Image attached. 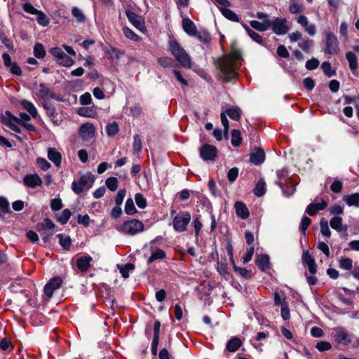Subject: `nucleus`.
<instances>
[{"label": "nucleus", "mask_w": 359, "mask_h": 359, "mask_svg": "<svg viewBox=\"0 0 359 359\" xmlns=\"http://www.w3.org/2000/svg\"><path fill=\"white\" fill-rule=\"evenodd\" d=\"M240 58V51L236 49H232L228 55L219 60V68L226 80H229L236 76V62Z\"/></svg>", "instance_id": "obj_1"}, {"label": "nucleus", "mask_w": 359, "mask_h": 359, "mask_svg": "<svg viewBox=\"0 0 359 359\" xmlns=\"http://www.w3.org/2000/svg\"><path fill=\"white\" fill-rule=\"evenodd\" d=\"M168 48V50L182 67L187 69L191 67V57L175 38L170 37Z\"/></svg>", "instance_id": "obj_2"}, {"label": "nucleus", "mask_w": 359, "mask_h": 359, "mask_svg": "<svg viewBox=\"0 0 359 359\" xmlns=\"http://www.w3.org/2000/svg\"><path fill=\"white\" fill-rule=\"evenodd\" d=\"M144 229V226L143 223L137 219L126 221L122 224V226L117 228L120 232L131 236L143 231Z\"/></svg>", "instance_id": "obj_3"}, {"label": "nucleus", "mask_w": 359, "mask_h": 359, "mask_svg": "<svg viewBox=\"0 0 359 359\" xmlns=\"http://www.w3.org/2000/svg\"><path fill=\"white\" fill-rule=\"evenodd\" d=\"M94 180L95 177L91 173H86L82 175L78 182H73L72 189L76 194H80L89 189L93 186Z\"/></svg>", "instance_id": "obj_4"}, {"label": "nucleus", "mask_w": 359, "mask_h": 359, "mask_svg": "<svg viewBox=\"0 0 359 359\" xmlns=\"http://www.w3.org/2000/svg\"><path fill=\"white\" fill-rule=\"evenodd\" d=\"M36 230L41 232L44 242H47L49 238L55 232V225L51 219L46 218L43 222L36 224Z\"/></svg>", "instance_id": "obj_5"}, {"label": "nucleus", "mask_w": 359, "mask_h": 359, "mask_svg": "<svg viewBox=\"0 0 359 359\" xmlns=\"http://www.w3.org/2000/svg\"><path fill=\"white\" fill-rule=\"evenodd\" d=\"M191 220V215L188 212L177 214L173 219V226L175 231L182 232L186 230Z\"/></svg>", "instance_id": "obj_6"}, {"label": "nucleus", "mask_w": 359, "mask_h": 359, "mask_svg": "<svg viewBox=\"0 0 359 359\" xmlns=\"http://www.w3.org/2000/svg\"><path fill=\"white\" fill-rule=\"evenodd\" d=\"M325 53L327 54H337L339 51V42L336 35L332 32L325 33Z\"/></svg>", "instance_id": "obj_7"}, {"label": "nucleus", "mask_w": 359, "mask_h": 359, "mask_svg": "<svg viewBox=\"0 0 359 359\" xmlns=\"http://www.w3.org/2000/svg\"><path fill=\"white\" fill-rule=\"evenodd\" d=\"M334 330L333 337L338 344L348 346L351 343V335L342 327H337Z\"/></svg>", "instance_id": "obj_8"}, {"label": "nucleus", "mask_w": 359, "mask_h": 359, "mask_svg": "<svg viewBox=\"0 0 359 359\" xmlns=\"http://www.w3.org/2000/svg\"><path fill=\"white\" fill-rule=\"evenodd\" d=\"M286 19L276 18L273 20H271V27L273 32L278 35H282L287 33L288 27L286 25Z\"/></svg>", "instance_id": "obj_9"}, {"label": "nucleus", "mask_w": 359, "mask_h": 359, "mask_svg": "<svg viewBox=\"0 0 359 359\" xmlns=\"http://www.w3.org/2000/svg\"><path fill=\"white\" fill-rule=\"evenodd\" d=\"M200 155L204 161H212L217 156V149L212 145L204 144L200 149Z\"/></svg>", "instance_id": "obj_10"}, {"label": "nucleus", "mask_w": 359, "mask_h": 359, "mask_svg": "<svg viewBox=\"0 0 359 359\" xmlns=\"http://www.w3.org/2000/svg\"><path fill=\"white\" fill-rule=\"evenodd\" d=\"M95 133L94 126L90 123H85L82 124L79 130L80 137L85 141L92 139Z\"/></svg>", "instance_id": "obj_11"}, {"label": "nucleus", "mask_w": 359, "mask_h": 359, "mask_svg": "<svg viewBox=\"0 0 359 359\" xmlns=\"http://www.w3.org/2000/svg\"><path fill=\"white\" fill-rule=\"evenodd\" d=\"M62 283V280L59 277L52 278L44 287V292L46 295L50 298L52 297L55 290L59 289Z\"/></svg>", "instance_id": "obj_12"}, {"label": "nucleus", "mask_w": 359, "mask_h": 359, "mask_svg": "<svg viewBox=\"0 0 359 359\" xmlns=\"http://www.w3.org/2000/svg\"><path fill=\"white\" fill-rule=\"evenodd\" d=\"M297 22L304 29V31L311 36H313L316 33V26L315 24H309L308 18L304 15H300Z\"/></svg>", "instance_id": "obj_13"}, {"label": "nucleus", "mask_w": 359, "mask_h": 359, "mask_svg": "<svg viewBox=\"0 0 359 359\" xmlns=\"http://www.w3.org/2000/svg\"><path fill=\"white\" fill-rule=\"evenodd\" d=\"M6 115L8 116V118H4L3 120V123L9 127L13 131L20 133V128L15 124H21V121L20 118L13 116L10 111H6Z\"/></svg>", "instance_id": "obj_14"}, {"label": "nucleus", "mask_w": 359, "mask_h": 359, "mask_svg": "<svg viewBox=\"0 0 359 359\" xmlns=\"http://www.w3.org/2000/svg\"><path fill=\"white\" fill-rule=\"evenodd\" d=\"M126 14L130 22L137 29L142 31L144 29V20L141 16L131 11H126Z\"/></svg>", "instance_id": "obj_15"}, {"label": "nucleus", "mask_w": 359, "mask_h": 359, "mask_svg": "<svg viewBox=\"0 0 359 359\" xmlns=\"http://www.w3.org/2000/svg\"><path fill=\"white\" fill-rule=\"evenodd\" d=\"M24 184L32 189L42 184V180L37 174H32L26 175L23 179Z\"/></svg>", "instance_id": "obj_16"}, {"label": "nucleus", "mask_w": 359, "mask_h": 359, "mask_svg": "<svg viewBox=\"0 0 359 359\" xmlns=\"http://www.w3.org/2000/svg\"><path fill=\"white\" fill-rule=\"evenodd\" d=\"M302 261L303 263L306 265L309 269V272L311 274H315L316 273V262L312 257V255L308 251H305L302 255Z\"/></svg>", "instance_id": "obj_17"}, {"label": "nucleus", "mask_w": 359, "mask_h": 359, "mask_svg": "<svg viewBox=\"0 0 359 359\" xmlns=\"http://www.w3.org/2000/svg\"><path fill=\"white\" fill-rule=\"evenodd\" d=\"M327 205V202L325 200L321 199L320 203H310L306 209V212L308 215L312 216V215H315L317 211L323 210L325 209Z\"/></svg>", "instance_id": "obj_18"}, {"label": "nucleus", "mask_w": 359, "mask_h": 359, "mask_svg": "<svg viewBox=\"0 0 359 359\" xmlns=\"http://www.w3.org/2000/svg\"><path fill=\"white\" fill-rule=\"evenodd\" d=\"M160 327L161 323L158 320H156L154 323V337L151 343V352L154 355H156L157 353V348L159 341V335H160Z\"/></svg>", "instance_id": "obj_19"}, {"label": "nucleus", "mask_w": 359, "mask_h": 359, "mask_svg": "<svg viewBox=\"0 0 359 359\" xmlns=\"http://www.w3.org/2000/svg\"><path fill=\"white\" fill-rule=\"evenodd\" d=\"M182 27L184 31L189 36H195L197 34L196 27L189 18H183Z\"/></svg>", "instance_id": "obj_20"}, {"label": "nucleus", "mask_w": 359, "mask_h": 359, "mask_svg": "<svg viewBox=\"0 0 359 359\" xmlns=\"http://www.w3.org/2000/svg\"><path fill=\"white\" fill-rule=\"evenodd\" d=\"M92 260L93 259L90 256L81 257L77 259L76 266L81 271L86 272L90 267Z\"/></svg>", "instance_id": "obj_21"}, {"label": "nucleus", "mask_w": 359, "mask_h": 359, "mask_svg": "<svg viewBox=\"0 0 359 359\" xmlns=\"http://www.w3.org/2000/svg\"><path fill=\"white\" fill-rule=\"evenodd\" d=\"M34 93L39 99H46L50 96L49 88L46 87L43 83H40L35 86Z\"/></svg>", "instance_id": "obj_22"}, {"label": "nucleus", "mask_w": 359, "mask_h": 359, "mask_svg": "<svg viewBox=\"0 0 359 359\" xmlns=\"http://www.w3.org/2000/svg\"><path fill=\"white\" fill-rule=\"evenodd\" d=\"M250 25L253 29L259 32H264L271 27V20H264L263 22L251 20Z\"/></svg>", "instance_id": "obj_23"}, {"label": "nucleus", "mask_w": 359, "mask_h": 359, "mask_svg": "<svg viewBox=\"0 0 359 359\" xmlns=\"http://www.w3.org/2000/svg\"><path fill=\"white\" fill-rule=\"evenodd\" d=\"M265 159V154L263 149L258 148L250 155V161L255 164L259 165L262 163Z\"/></svg>", "instance_id": "obj_24"}, {"label": "nucleus", "mask_w": 359, "mask_h": 359, "mask_svg": "<svg viewBox=\"0 0 359 359\" xmlns=\"http://www.w3.org/2000/svg\"><path fill=\"white\" fill-rule=\"evenodd\" d=\"M236 212L238 217L246 219L249 217V211L247 206L243 202L238 201L235 203Z\"/></svg>", "instance_id": "obj_25"}, {"label": "nucleus", "mask_w": 359, "mask_h": 359, "mask_svg": "<svg viewBox=\"0 0 359 359\" xmlns=\"http://www.w3.org/2000/svg\"><path fill=\"white\" fill-rule=\"evenodd\" d=\"M342 222L343 219L341 217L335 216L330 219V224L333 229L338 232H341L342 231H346L347 226H344Z\"/></svg>", "instance_id": "obj_26"}, {"label": "nucleus", "mask_w": 359, "mask_h": 359, "mask_svg": "<svg viewBox=\"0 0 359 359\" xmlns=\"http://www.w3.org/2000/svg\"><path fill=\"white\" fill-rule=\"evenodd\" d=\"M48 158L53 162L55 165L60 166L62 161V156L55 149L50 148L48 151Z\"/></svg>", "instance_id": "obj_27"}, {"label": "nucleus", "mask_w": 359, "mask_h": 359, "mask_svg": "<svg viewBox=\"0 0 359 359\" xmlns=\"http://www.w3.org/2000/svg\"><path fill=\"white\" fill-rule=\"evenodd\" d=\"M165 257V252L159 248L151 249V255L147 259V263L151 264L154 261L163 259Z\"/></svg>", "instance_id": "obj_28"}, {"label": "nucleus", "mask_w": 359, "mask_h": 359, "mask_svg": "<svg viewBox=\"0 0 359 359\" xmlns=\"http://www.w3.org/2000/svg\"><path fill=\"white\" fill-rule=\"evenodd\" d=\"M342 200L346 203L348 206L359 207V194L355 193L351 195H345Z\"/></svg>", "instance_id": "obj_29"}, {"label": "nucleus", "mask_w": 359, "mask_h": 359, "mask_svg": "<svg viewBox=\"0 0 359 359\" xmlns=\"http://www.w3.org/2000/svg\"><path fill=\"white\" fill-rule=\"evenodd\" d=\"M346 58L348 62L350 69L353 72L358 67L356 55L353 52L348 51L346 53Z\"/></svg>", "instance_id": "obj_30"}, {"label": "nucleus", "mask_w": 359, "mask_h": 359, "mask_svg": "<svg viewBox=\"0 0 359 359\" xmlns=\"http://www.w3.org/2000/svg\"><path fill=\"white\" fill-rule=\"evenodd\" d=\"M241 340L238 337H233L228 341L226 348L229 352H235L241 346Z\"/></svg>", "instance_id": "obj_31"}, {"label": "nucleus", "mask_w": 359, "mask_h": 359, "mask_svg": "<svg viewBox=\"0 0 359 359\" xmlns=\"http://www.w3.org/2000/svg\"><path fill=\"white\" fill-rule=\"evenodd\" d=\"M256 263L261 270L265 271L269 268V257L266 255H261L256 259Z\"/></svg>", "instance_id": "obj_32"}, {"label": "nucleus", "mask_w": 359, "mask_h": 359, "mask_svg": "<svg viewBox=\"0 0 359 359\" xmlns=\"http://www.w3.org/2000/svg\"><path fill=\"white\" fill-rule=\"evenodd\" d=\"M21 105L30 114V115L35 118L38 113L34 105L27 100H22L20 102Z\"/></svg>", "instance_id": "obj_33"}, {"label": "nucleus", "mask_w": 359, "mask_h": 359, "mask_svg": "<svg viewBox=\"0 0 359 359\" xmlns=\"http://www.w3.org/2000/svg\"><path fill=\"white\" fill-rule=\"evenodd\" d=\"M224 113L225 114H227L231 119L234 121H238L241 118V110L238 107H233L226 109Z\"/></svg>", "instance_id": "obj_34"}, {"label": "nucleus", "mask_w": 359, "mask_h": 359, "mask_svg": "<svg viewBox=\"0 0 359 359\" xmlns=\"http://www.w3.org/2000/svg\"><path fill=\"white\" fill-rule=\"evenodd\" d=\"M220 11L222 13V15L228 20H231L233 22H238L239 21V18H238V15L231 10L226 8L222 7L220 8Z\"/></svg>", "instance_id": "obj_35"}, {"label": "nucleus", "mask_w": 359, "mask_h": 359, "mask_svg": "<svg viewBox=\"0 0 359 359\" xmlns=\"http://www.w3.org/2000/svg\"><path fill=\"white\" fill-rule=\"evenodd\" d=\"M339 266L343 270L350 271L353 269V261L348 257H341L339 259Z\"/></svg>", "instance_id": "obj_36"}, {"label": "nucleus", "mask_w": 359, "mask_h": 359, "mask_svg": "<svg viewBox=\"0 0 359 359\" xmlns=\"http://www.w3.org/2000/svg\"><path fill=\"white\" fill-rule=\"evenodd\" d=\"M266 192V183L263 179L259 180L254 189V194L257 196H262Z\"/></svg>", "instance_id": "obj_37"}, {"label": "nucleus", "mask_w": 359, "mask_h": 359, "mask_svg": "<svg viewBox=\"0 0 359 359\" xmlns=\"http://www.w3.org/2000/svg\"><path fill=\"white\" fill-rule=\"evenodd\" d=\"M231 144L233 147H238L242 142L241 134L239 130H233L231 132Z\"/></svg>", "instance_id": "obj_38"}, {"label": "nucleus", "mask_w": 359, "mask_h": 359, "mask_svg": "<svg viewBox=\"0 0 359 359\" xmlns=\"http://www.w3.org/2000/svg\"><path fill=\"white\" fill-rule=\"evenodd\" d=\"M57 237L59 238L60 245L65 250H69L71 246V243H72V240H71L70 237L67 236H64L63 234H61V233L58 234Z\"/></svg>", "instance_id": "obj_39"}, {"label": "nucleus", "mask_w": 359, "mask_h": 359, "mask_svg": "<svg viewBox=\"0 0 359 359\" xmlns=\"http://www.w3.org/2000/svg\"><path fill=\"white\" fill-rule=\"evenodd\" d=\"M123 32L124 36L130 40L133 41H139L140 40V37L128 27H124L123 28Z\"/></svg>", "instance_id": "obj_40"}, {"label": "nucleus", "mask_w": 359, "mask_h": 359, "mask_svg": "<svg viewBox=\"0 0 359 359\" xmlns=\"http://www.w3.org/2000/svg\"><path fill=\"white\" fill-rule=\"evenodd\" d=\"M320 233L323 236H325L327 238H330L331 236V231H330L329 226H328V222L325 218L321 219V220L320 222Z\"/></svg>", "instance_id": "obj_41"}, {"label": "nucleus", "mask_w": 359, "mask_h": 359, "mask_svg": "<svg viewBox=\"0 0 359 359\" xmlns=\"http://www.w3.org/2000/svg\"><path fill=\"white\" fill-rule=\"evenodd\" d=\"M72 213L69 210L65 209L60 214L57 215V219L59 222L62 224H65L67 222L70 218Z\"/></svg>", "instance_id": "obj_42"}, {"label": "nucleus", "mask_w": 359, "mask_h": 359, "mask_svg": "<svg viewBox=\"0 0 359 359\" xmlns=\"http://www.w3.org/2000/svg\"><path fill=\"white\" fill-rule=\"evenodd\" d=\"M231 262L233 266V269L234 271L238 273L240 276H241L242 277H244V278H250V272L245 269V268H242V267H238L235 264V262L233 259H231Z\"/></svg>", "instance_id": "obj_43"}, {"label": "nucleus", "mask_w": 359, "mask_h": 359, "mask_svg": "<svg viewBox=\"0 0 359 359\" xmlns=\"http://www.w3.org/2000/svg\"><path fill=\"white\" fill-rule=\"evenodd\" d=\"M57 62L62 66L71 67L74 65V61L69 57L65 53H63L62 56L57 59Z\"/></svg>", "instance_id": "obj_44"}, {"label": "nucleus", "mask_w": 359, "mask_h": 359, "mask_svg": "<svg viewBox=\"0 0 359 359\" xmlns=\"http://www.w3.org/2000/svg\"><path fill=\"white\" fill-rule=\"evenodd\" d=\"M125 212L127 215H134L137 210L134 205L133 200L132 198L127 199L125 204Z\"/></svg>", "instance_id": "obj_45"}, {"label": "nucleus", "mask_w": 359, "mask_h": 359, "mask_svg": "<svg viewBox=\"0 0 359 359\" xmlns=\"http://www.w3.org/2000/svg\"><path fill=\"white\" fill-rule=\"evenodd\" d=\"M321 68L326 76L331 77L336 74V71L332 69L331 64L328 62H323Z\"/></svg>", "instance_id": "obj_46"}, {"label": "nucleus", "mask_w": 359, "mask_h": 359, "mask_svg": "<svg viewBox=\"0 0 359 359\" xmlns=\"http://www.w3.org/2000/svg\"><path fill=\"white\" fill-rule=\"evenodd\" d=\"M119 128L116 122H113L106 126V132L108 136L115 135L118 132Z\"/></svg>", "instance_id": "obj_47"}, {"label": "nucleus", "mask_w": 359, "mask_h": 359, "mask_svg": "<svg viewBox=\"0 0 359 359\" xmlns=\"http://www.w3.org/2000/svg\"><path fill=\"white\" fill-rule=\"evenodd\" d=\"M313 40L304 39H302L300 42H299V47L305 52H309L310 48L313 46Z\"/></svg>", "instance_id": "obj_48"}, {"label": "nucleus", "mask_w": 359, "mask_h": 359, "mask_svg": "<svg viewBox=\"0 0 359 359\" xmlns=\"http://www.w3.org/2000/svg\"><path fill=\"white\" fill-rule=\"evenodd\" d=\"M105 184L109 190L114 191L118 187V180L114 177H109L106 180Z\"/></svg>", "instance_id": "obj_49"}, {"label": "nucleus", "mask_w": 359, "mask_h": 359, "mask_svg": "<svg viewBox=\"0 0 359 359\" xmlns=\"http://www.w3.org/2000/svg\"><path fill=\"white\" fill-rule=\"evenodd\" d=\"M36 15H37V22L40 25L43 27H46L49 24V19L44 13H43L41 11H39Z\"/></svg>", "instance_id": "obj_50"}, {"label": "nucleus", "mask_w": 359, "mask_h": 359, "mask_svg": "<svg viewBox=\"0 0 359 359\" xmlns=\"http://www.w3.org/2000/svg\"><path fill=\"white\" fill-rule=\"evenodd\" d=\"M34 55L38 58H43L46 55V51L42 44L36 43L34 47Z\"/></svg>", "instance_id": "obj_51"}, {"label": "nucleus", "mask_w": 359, "mask_h": 359, "mask_svg": "<svg viewBox=\"0 0 359 359\" xmlns=\"http://www.w3.org/2000/svg\"><path fill=\"white\" fill-rule=\"evenodd\" d=\"M133 149L134 153H140L142 151V140L138 135L133 137Z\"/></svg>", "instance_id": "obj_52"}, {"label": "nucleus", "mask_w": 359, "mask_h": 359, "mask_svg": "<svg viewBox=\"0 0 359 359\" xmlns=\"http://www.w3.org/2000/svg\"><path fill=\"white\" fill-rule=\"evenodd\" d=\"M135 200L137 205L140 208L143 209V208H146L147 200L142 194H140V193L136 194L135 196Z\"/></svg>", "instance_id": "obj_53"}, {"label": "nucleus", "mask_w": 359, "mask_h": 359, "mask_svg": "<svg viewBox=\"0 0 359 359\" xmlns=\"http://www.w3.org/2000/svg\"><path fill=\"white\" fill-rule=\"evenodd\" d=\"M134 269L135 265L133 264H127L120 268V273L123 278H126L129 277V271H133Z\"/></svg>", "instance_id": "obj_54"}, {"label": "nucleus", "mask_w": 359, "mask_h": 359, "mask_svg": "<svg viewBox=\"0 0 359 359\" xmlns=\"http://www.w3.org/2000/svg\"><path fill=\"white\" fill-rule=\"evenodd\" d=\"M72 13L73 16L79 22H83L85 20V15L83 12L78 8L77 7H74L72 11Z\"/></svg>", "instance_id": "obj_55"}, {"label": "nucleus", "mask_w": 359, "mask_h": 359, "mask_svg": "<svg viewBox=\"0 0 359 359\" xmlns=\"http://www.w3.org/2000/svg\"><path fill=\"white\" fill-rule=\"evenodd\" d=\"M0 210L3 214L10 212L9 203L6 198L0 196Z\"/></svg>", "instance_id": "obj_56"}, {"label": "nucleus", "mask_w": 359, "mask_h": 359, "mask_svg": "<svg viewBox=\"0 0 359 359\" xmlns=\"http://www.w3.org/2000/svg\"><path fill=\"white\" fill-rule=\"evenodd\" d=\"M158 62L163 68L170 67L172 66V60L169 57H159L158 59Z\"/></svg>", "instance_id": "obj_57"}, {"label": "nucleus", "mask_w": 359, "mask_h": 359, "mask_svg": "<svg viewBox=\"0 0 359 359\" xmlns=\"http://www.w3.org/2000/svg\"><path fill=\"white\" fill-rule=\"evenodd\" d=\"M302 36H303V34L299 31H296V32H292L288 34V38H289L290 42H292V43H294L298 41H301L303 39Z\"/></svg>", "instance_id": "obj_58"}, {"label": "nucleus", "mask_w": 359, "mask_h": 359, "mask_svg": "<svg viewBox=\"0 0 359 359\" xmlns=\"http://www.w3.org/2000/svg\"><path fill=\"white\" fill-rule=\"evenodd\" d=\"M329 211L330 214L337 216L344 213V208L339 205L335 204L330 208Z\"/></svg>", "instance_id": "obj_59"}, {"label": "nucleus", "mask_w": 359, "mask_h": 359, "mask_svg": "<svg viewBox=\"0 0 359 359\" xmlns=\"http://www.w3.org/2000/svg\"><path fill=\"white\" fill-rule=\"evenodd\" d=\"M303 11L304 7L302 5L298 4L297 3L295 2L291 4L290 6H289V11L292 14L299 13H302Z\"/></svg>", "instance_id": "obj_60"}, {"label": "nucleus", "mask_w": 359, "mask_h": 359, "mask_svg": "<svg viewBox=\"0 0 359 359\" xmlns=\"http://www.w3.org/2000/svg\"><path fill=\"white\" fill-rule=\"evenodd\" d=\"M38 166L42 170H47L50 168V163L48 162L45 158H38L36 160Z\"/></svg>", "instance_id": "obj_61"}, {"label": "nucleus", "mask_w": 359, "mask_h": 359, "mask_svg": "<svg viewBox=\"0 0 359 359\" xmlns=\"http://www.w3.org/2000/svg\"><path fill=\"white\" fill-rule=\"evenodd\" d=\"M281 316L283 320H287L290 317V310L286 302L281 304Z\"/></svg>", "instance_id": "obj_62"}, {"label": "nucleus", "mask_w": 359, "mask_h": 359, "mask_svg": "<svg viewBox=\"0 0 359 359\" xmlns=\"http://www.w3.org/2000/svg\"><path fill=\"white\" fill-rule=\"evenodd\" d=\"M311 222V220L308 217H304L302 218L301 225H300V231L302 232V233L305 234L306 231L309 226L310 225Z\"/></svg>", "instance_id": "obj_63"}, {"label": "nucleus", "mask_w": 359, "mask_h": 359, "mask_svg": "<svg viewBox=\"0 0 359 359\" xmlns=\"http://www.w3.org/2000/svg\"><path fill=\"white\" fill-rule=\"evenodd\" d=\"M319 65V61L316 58L309 60L306 63V68L309 70L316 69Z\"/></svg>", "instance_id": "obj_64"}]
</instances>
